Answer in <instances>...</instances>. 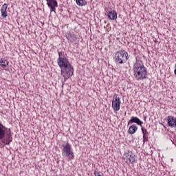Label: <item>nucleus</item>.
Returning a JSON list of instances; mask_svg holds the SVG:
<instances>
[{
    "mask_svg": "<svg viewBox=\"0 0 176 176\" xmlns=\"http://www.w3.org/2000/svg\"><path fill=\"white\" fill-rule=\"evenodd\" d=\"M58 53L59 58L56 60L57 64L60 68L62 76L64 77L65 80H67L74 75V67L63 52H58Z\"/></svg>",
    "mask_w": 176,
    "mask_h": 176,
    "instance_id": "nucleus-1",
    "label": "nucleus"
},
{
    "mask_svg": "<svg viewBox=\"0 0 176 176\" xmlns=\"http://www.w3.org/2000/svg\"><path fill=\"white\" fill-rule=\"evenodd\" d=\"M0 141L3 145H10L13 141L12 131L0 122Z\"/></svg>",
    "mask_w": 176,
    "mask_h": 176,
    "instance_id": "nucleus-2",
    "label": "nucleus"
},
{
    "mask_svg": "<svg viewBox=\"0 0 176 176\" xmlns=\"http://www.w3.org/2000/svg\"><path fill=\"white\" fill-rule=\"evenodd\" d=\"M146 67L140 61L133 65V76L136 80H144L146 78Z\"/></svg>",
    "mask_w": 176,
    "mask_h": 176,
    "instance_id": "nucleus-3",
    "label": "nucleus"
},
{
    "mask_svg": "<svg viewBox=\"0 0 176 176\" xmlns=\"http://www.w3.org/2000/svg\"><path fill=\"white\" fill-rule=\"evenodd\" d=\"M115 58L118 64H123L129 60V54L125 50H121L115 53Z\"/></svg>",
    "mask_w": 176,
    "mask_h": 176,
    "instance_id": "nucleus-4",
    "label": "nucleus"
},
{
    "mask_svg": "<svg viewBox=\"0 0 176 176\" xmlns=\"http://www.w3.org/2000/svg\"><path fill=\"white\" fill-rule=\"evenodd\" d=\"M63 150L62 155L63 156H65L69 159H74V153L71 151V144L69 143H67L66 144H63Z\"/></svg>",
    "mask_w": 176,
    "mask_h": 176,
    "instance_id": "nucleus-5",
    "label": "nucleus"
},
{
    "mask_svg": "<svg viewBox=\"0 0 176 176\" xmlns=\"http://www.w3.org/2000/svg\"><path fill=\"white\" fill-rule=\"evenodd\" d=\"M122 102L120 101V98L118 95H114L112 100V108L115 112H118L120 109V104Z\"/></svg>",
    "mask_w": 176,
    "mask_h": 176,
    "instance_id": "nucleus-6",
    "label": "nucleus"
},
{
    "mask_svg": "<svg viewBox=\"0 0 176 176\" xmlns=\"http://www.w3.org/2000/svg\"><path fill=\"white\" fill-rule=\"evenodd\" d=\"M47 5L50 9V12H54L56 13V8H58V3L56 0H46Z\"/></svg>",
    "mask_w": 176,
    "mask_h": 176,
    "instance_id": "nucleus-7",
    "label": "nucleus"
},
{
    "mask_svg": "<svg viewBox=\"0 0 176 176\" xmlns=\"http://www.w3.org/2000/svg\"><path fill=\"white\" fill-rule=\"evenodd\" d=\"M168 126L169 127H176V118L173 116H168L167 117Z\"/></svg>",
    "mask_w": 176,
    "mask_h": 176,
    "instance_id": "nucleus-8",
    "label": "nucleus"
},
{
    "mask_svg": "<svg viewBox=\"0 0 176 176\" xmlns=\"http://www.w3.org/2000/svg\"><path fill=\"white\" fill-rule=\"evenodd\" d=\"M126 163H134L135 162V155L131 153L125 154Z\"/></svg>",
    "mask_w": 176,
    "mask_h": 176,
    "instance_id": "nucleus-9",
    "label": "nucleus"
},
{
    "mask_svg": "<svg viewBox=\"0 0 176 176\" xmlns=\"http://www.w3.org/2000/svg\"><path fill=\"white\" fill-rule=\"evenodd\" d=\"M130 123H136L137 124L142 127V124L144 122H142V121H141L140 118L133 116L131 118L130 120L129 121L128 124H130Z\"/></svg>",
    "mask_w": 176,
    "mask_h": 176,
    "instance_id": "nucleus-10",
    "label": "nucleus"
},
{
    "mask_svg": "<svg viewBox=\"0 0 176 176\" xmlns=\"http://www.w3.org/2000/svg\"><path fill=\"white\" fill-rule=\"evenodd\" d=\"M6 10H8V4L4 3L1 8V17H3V19L8 17V11Z\"/></svg>",
    "mask_w": 176,
    "mask_h": 176,
    "instance_id": "nucleus-11",
    "label": "nucleus"
},
{
    "mask_svg": "<svg viewBox=\"0 0 176 176\" xmlns=\"http://www.w3.org/2000/svg\"><path fill=\"white\" fill-rule=\"evenodd\" d=\"M67 39L70 42L73 43V42H76V40L78 39V38L76 37V35H75V34L72 32H69L67 35Z\"/></svg>",
    "mask_w": 176,
    "mask_h": 176,
    "instance_id": "nucleus-12",
    "label": "nucleus"
},
{
    "mask_svg": "<svg viewBox=\"0 0 176 176\" xmlns=\"http://www.w3.org/2000/svg\"><path fill=\"white\" fill-rule=\"evenodd\" d=\"M108 17L110 20H116L118 19V13L115 10L110 11L109 12Z\"/></svg>",
    "mask_w": 176,
    "mask_h": 176,
    "instance_id": "nucleus-13",
    "label": "nucleus"
},
{
    "mask_svg": "<svg viewBox=\"0 0 176 176\" xmlns=\"http://www.w3.org/2000/svg\"><path fill=\"white\" fill-rule=\"evenodd\" d=\"M8 65H9V61L4 58H1L0 59V67L5 69Z\"/></svg>",
    "mask_w": 176,
    "mask_h": 176,
    "instance_id": "nucleus-14",
    "label": "nucleus"
},
{
    "mask_svg": "<svg viewBox=\"0 0 176 176\" xmlns=\"http://www.w3.org/2000/svg\"><path fill=\"white\" fill-rule=\"evenodd\" d=\"M137 130H138V127H137L135 124H133L129 126V134H134Z\"/></svg>",
    "mask_w": 176,
    "mask_h": 176,
    "instance_id": "nucleus-15",
    "label": "nucleus"
},
{
    "mask_svg": "<svg viewBox=\"0 0 176 176\" xmlns=\"http://www.w3.org/2000/svg\"><path fill=\"white\" fill-rule=\"evenodd\" d=\"M76 2L79 6H83L87 4V2L85 1V0H76Z\"/></svg>",
    "mask_w": 176,
    "mask_h": 176,
    "instance_id": "nucleus-16",
    "label": "nucleus"
},
{
    "mask_svg": "<svg viewBox=\"0 0 176 176\" xmlns=\"http://www.w3.org/2000/svg\"><path fill=\"white\" fill-rule=\"evenodd\" d=\"M141 127H142V133H143L144 141H145V140H146V138L145 137V135L148 134V131H146V129H144V127H142V126Z\"/></svg>",
    "mask_w": 176,
    "mask_h": 176,
    "instance_id": "nucleus-17",
    "label": "nucleus"
},
{
    "mask_svg": "<svg viewBox=\"0 0 176 176\" xmlns=\"http://www.w3.org/2000/svg\"><path fill=\"white\" fill-rule=\"evenodd\" d=\"M96 176H104L103 175H96Z\"/></svg>",
    "mask_w": 176,
    "mask_h": 176,
    "instance_id": "nucleus-18",
    "label": "nucleus"
}]
</instances>
